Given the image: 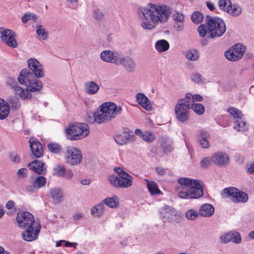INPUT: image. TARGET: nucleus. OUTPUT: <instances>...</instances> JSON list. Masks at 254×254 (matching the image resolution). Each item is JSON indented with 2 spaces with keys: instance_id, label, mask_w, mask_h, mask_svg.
<instances>
[{
  "instance_id": "f257e3e1",
  "label": "nucleus",
  "mask_w": 254,
  "mask_h": 254,
  "mask_svg": "<svg viewBox=\"0 0 254 254\" xmlns=\"http://www.w3.org/2000/svg\"><path fill=\"white\" fill-rule=\"evenodd\" d=\"M137 12L142 20L141 26L148 30L154 28L159 22H166L170 13V8L167 6L153 3H149L146 7H139Z\"/></svg>"
},
{
  "instance_id": "f03ea898",
  "label": "nucleus",
  "mask_w": 254,
  "mask_h": 254,
  "mask_svg": "<svg viewBox=\"0 0 254 254\" xmlns=\"http://www.w3.org/2000/svg\"><path fill=\"white\" fill-rule=\"evenodd\" d=\"M205 21V24H201L197 28L200 37H204L207 33L208 38L214 39L222 36L225 32V24L221 18L207 15Z\"/></svg>"
},
{
  "instance_id": "7ed1b4c3",
  "label": "nucleus",
  "mask_w": 254,
  "mask_h": 254,
  "mask_svg": "<svg viewBox=\"0 0 254 254\" xmlns=\"http://www.w3.org/2000/svg\"><path fill=\"white\" fill-rule=\"evenodd\" d=\"M178 182L182 188L178 194L179 197L182 199H196L203 195V184L200 181L183 178L179 179Z\"/></svg>"
},
{
  "instance_id": "20e7f679",
  "label": "nucleus",
  "mask_w": 254,
  "mask_h": 254,
  "mask_svg": "<svg viewBox=\"0 0 254 254\" xmlns=\"http://www.w3.org/2000/svg\"><path fill=\"white\" fill-rule=\"evenodd\" d=\"M35 78L28 70L23 69L20 72L17 79L19 83L26 86V90L25 91L29 93L39 91L42 88L43 84L41 81Z\"/></svg>"
},
{
  "instance_id": "39448f33",
  "label": "nucleus",
  "mask_w": 254,
  "mask_h": 254,
  "mask_svg": "<svg viewBox=\"0 0 254 254\" xmlns=\"http://www.w3.org/2000/svg\"><path fill=\"white\" fill-rule=\"evenodd\" d=\"M68 139L73 141L81 139L87 136L90 133L88 126L83 123L70 124L65 129Z\"/></svg>"
},
{
  "instance_id": "423d86ee",
  "label": "nucleus",
  "mask_w": 254,
  "mask_h": 254,
  "mask_svg": "<svg viewBox=\"0 0 254 254\" xmlns=\"http://www.w3.org/2000/svg\"><path fill=\"white\" fill-rule=\"evenodd\" d=\"M108 180L111 185L118 188H127L132 185L133 177L126 172L120 173V176L116 175H110Z\"/></svg>"
},
{
  "instance_id": "0eeeda50",
  "label": "nucleus",
  "mask_w": 254,
  "mask_h": 254,
  "mask_svg": "<svg viewBox=\"0 0 254 254\" xmlns=\"http://www.w3.org/2000/svg\"><path fill=\"white\" fill-rule=\"evenodd\" d=\"M16 34L12 30L0 27V39L2 42L7 47L16 48L18 43L16 40Z\"/></svg>"
},
{
  "instance_id": "6e6552de",
  "label": "nucleus",
  "mask_w": 254,
  "mask_h": 254,
  "mask_svg": "<svg viewBox=\"0 0 254 254\" xmlns=\"http://www.w3.org/2000/svg\"><path fill=\"white\" fill-rule=\"evenodd\" d=\"M100 109L110 121L114 119L116 116L121 114L123 111V108L121 106H117L113 102H106L102 104L100 106Z\"/></svg>"
},
{
  "instance_id": "1a4fd4ad",
  "label": "nucleus",
  "mask_w": 254,
  "mask_h": 254,
  "mask_svg": "<svg viewBox=\"0 0 254 254\" xmlns=\"http://www.w3.org/2000/svg\"><path fill=\"white\" fill-rule=\"evenodd\" d=\"M16 221L18 227L23 229L33 227L36 223H40L39 221H35L33 215L28 212L18 213L16 216Z\"/></svg>"
},
{
  "instance_id": "9d476101",
  "label": "nucleus",
  "mask_w": 254,
  "mask_h": 254,
  "mask_svg": "<svg viewBox=\"0 0 254 254\" xmlns=\"http://www.w3.org/2000/svg\"><path fill=\"white\" fill-rule=\"evenodd\" d=\"M66 162L71 165H77L80 163L82 156L80 150L75 147H68L65 154Z\"/></svg>"
},
{
  "instance_id": "9b49d317",
  "label": "nucleus",
  "mask_w": 254,
  "mask_h": 254,
  "mask_svg": "<svg viewBox=\"0 0 254 254\" xmlns=\"http://www.w3.org/2000/svg\"><path fill=\"white\" fill-rule=\"evenodd\" d=\"M245 52V47L241 44L235 45L232 49L225 52L227 59L231 61H237L242 58Z\"/></svg>"
},
{
  "instance_id": "f8f14e48",
  "label": "nucleus",
  "mask_w": 254,
  "mask_h": 254,
  "mask_svg": "<svg viewBox=\"0 0 254 254\" xmlns=\"http://www.w3.org/2000/svg\"><path fill=\"white\" fill-rule=\"evenodd\" d=\"M41 224L36 223L33 227L25 228L22 233V239L27 242H32L36 240L41 230Z\"/></svg>"
},
{
  "instance_id": "ddd939ff",
  "label": "nucleus",
  "mask_w": 254,
  "mask_h": 254,
  "mask_svg": "<svg viewBox=\"0 0 254 254\" xmlns=\"http://www.w3.org/2000/svg\"><path fill=\"white\" fill-rule=\"evenodd\" d=\"M27 64L29 69H28L33 76L36 78L42 77L44 75L42 65L36 59L31 58L27 60Z\"/></svg>"
},
{
  "instance_id": "4468645a",
  "label": "nucleus",
  "mask_w": 254,
  "mask_h": 254,
  "mask_svg": "<svg viewBox=\"0 0 254 254\" xmlns=\"http://www.w3.org/2000/svg\"><path fill=\"white\" fill-rule=\"evenodd\" d=\"M6 83L14 90L15 94L18 95L22 99H26L31 98V94L27 91H25L24 89L19 86L14 78L11 77H8Z\"/></svg>"
},
{
  "instance_id": "2eb2a0df",
  "label": "nucleus",
  "mask_w": 254,
  "mask_h": 254,
  "mask_svg": "<svg viewBox=\"0 0 254 254\" xmlns=\"http://www.w3.org/2000/svg\"><path fill=\"white\" fill-rule=\"evenodd\" d=\"M115 64L122 65L127 71L132 72L135 69L136 64L134 60L129 56L119 55L115 61Z\"/></svg>"
},
{
  "instance_id": "dca6fc26",
  "label": "nucleus",
  "mask_w": 254,
  "mask_h": 254,
  "mask_svg": "<svg viewBox=\"0 0 254 254\" xmlns=\"http://www.w3.org/2000/svg\"><path fill=\"white\" fill-rule=\"evenodd\" d=\"M190 110L185 106L176 104L175 107V113L178 121L182 123L187 122L190 119Z\"/></svg>"
},
{
  "instance_id": "f3484780",
  "label": "nucleus",
  "mask_w": 254,
  "mask_h": 254,
  "mask_svg": "<svg viewBox=\"0 0 254 254\" xmlns=\"http://www.w3.org/2000/svg\"><path fill=\"white\" fill-rule=\"evenodd\" d=\"M135 137V135L128 129L126 128L124 131V134H118L114 137L117 143L119 145H124L127 142L132 141Z\"/></svg>"
},
{
  "instance_id": "a211bd4d",
  "label": "nucleus",
  "mask_w": 254,
  "mask_h": 254,
  "mask_svg": "<svg viewBox=\"0 0 254 254\" xmlns=\"http://www.w3.org/2000/svg\"><path fill=\"white\" fill-rule=\"evenodd\" d=\"M212 161L217 166H224L229 164V157L226 153L218 152L213 155Z\"/></svg>"
},
{
  "instance_id": "6ab92c4d",
  "label": "nucleus",
  "mask_w": 254,
  "mask_h": 254,
  "mask_svg": "<svg viewBox=\"0 0 254 254\" xmlns=\"http://www.w3.org/2000/svg\"><path fill=\"white\" fill-rule=\"evenodd\" d=\"M46 183V179L44 176H39L36 177L33 183L26 186V190L29 192H34L43 187Z\"/></svg>"
},
{
  "instance_id": "aec40b11",
  "label": "nucleus",
  "mask_w": 254,
  "mask_h": 254,
  "mask_svg": "<svg viewBox=\"0 0 254 254\" xmlns=\"http://www.w3.org/2000/svg\"><path fill=\"white\" fill-rule=\"evenodd\" d=\"M45 164L42 161L35 160L29 163L27 166L34 172L39 175H45L46 172Z\"/></svg>"
},
{
  "instance_id": "412c9836",
  "label": "nucleus",
  "mask_w": 254,
  "mask_h": 254,
  "mask_svg": "<svg viewBox=\"0 0 254 254\" xmlns=\"http://www.w3.org/2000/svg\"><path fill=\"white\" fill-rule=\"evenodd\" d=\"M29 142L33 154L37 158L41 157L43 154V151L41 143L35 140L33 137L30 138Z\"/></svg>"
},
{
  "instance_id": "4be33fe9",
  "label": "nucleus",
  "mask_w": 254,
  "mask_h": 254,
  "mask_svg": "<svg viewBox=\"0 0 254 254\" xmlns=\"http://www.w3.org/2000/svg\"><path fill=\"white\" fill-rule=\"evenodd\" d=\"M136 100L137 103L146 111H150L152 109V104L150 101L142 93H138L135 96Z\"/></svg>"
},
{
  "instance_id": "5701e85b",
  "label": "nucleus",
  "mask_w": 254,
  "mask_h": 254,
  "mask_svg": "<svg viewBox=\"0 0 254 254\" xmlns=\"http://www.w3.org/2000/svg\"><path fill=\"white\" fill-rule=\"evenodd\" d=\"M119 55L117 52L110 50H104L100 54L101 60L104 62L115 64V61L119 58Z\"/></svg>"
},
{
  "instance_id": "b1692460",
  "label": "nucleus",
  "mask_w": 254,
  "mask_h": 254,
  "mask_svg": "<svg viewBox=\"0 0 254 254\" xmlns=\"http://www.w3.org/2000/svg\"><path fill=\"white\" fill-rule=\"evenodd\" d=\"M214 212V207L209 203L202 204L199 209V214L203 217H210Z\"/></svg>"
},
{
  "instance_id": "393cba45",
  "label": "nucleus",
  "mask_w": 254,
  "mask_h": 254,
  "mask_svg": "<svg viewBox=\"0 0 254 254\" xmlns=\"http://www.w3.org/2000/svg\"><path fill=\"white\" fill-rule=\"evenodd\" d=\"M99 89V85L94 81H89L85 84L84 90L88 95L95 94L98 92Z\"/></svg>"
},
{
  "instance_id": "a878e982",
  "label": "nucleus",
  "mask_w": 254,
  "mask_h": 254,
  "mask_svg": "<svg viewBox=\"0 0 254 254\" xmlns=\"http://www.w3.org/2000/svg\"><path fill=\"white\" fill-rule=\"evenodd\" d=\"M50 193L53 201L55 204L62 202L63 197V192L59 188H53L50 190Z\"/></svg>"
},
{
  "instance_id": "bb28decb",
  "label": "nucleus",
  "mask_w": 254,
  "mask_h": 254,
  "mask_svg": "<svg viewBox=\"0 0 254 254\" xmlns=\"http://www.w3.org/2000/svg\"><path fill=\"white\" fill-rule=\"evenodd\" d=\"M9 113V106L8 103L0 98V120L5 119Z\"/></svg>"
},
{
  "instance_id": "cd10ccee",
  "label": "nucleus",
  "mask_w": 254,
  "mask_h": 254,
  "mask_svg": "<svg viewBox=\"0 0 254 254\" xmlns=\"http://www.w3.org/2000/svg\"><path fill=\"white\" fill-rule=\"evenodd\" d=\"M238 189L235 187H228L224 189L221 193V196L223 198L231 197V200L233 202V198L237 195Z\"/></svg>"
},
{
  "instance_id": "c85d7f7f",
  "label": "nucleus",
  "mask_w": 254,
  "mask_h": 254,
  "mask_svg": "<svg viewBox=\"0 0 254 254\" xmlns=\"http://www.w3.org/2000/svg\"><path fill=\"white\" fill-rule=\"evenodd\" d=\"M209 137V134L207 132L201 130L199 133L198 137V141L200 145L204 148H207L210 145V143L207 139Z\"/></svg>"
},
{
  "instance_id": "c756f323",
  "label": "nucleus",
  "mask_w": 254,
  "mask_h": 254,
  "mask_svg": "<svg viewBox=\"0 0 254 254\" xmlns=\"http://www.w3.org/2000/svg\"><path fill=\"white\" fill-rule=\"evenodd\" d=\"M161 216L167 220L172 218V217L176 215L175 209L170 206L166 205L160 212Z\"/></svg>"
},
{
  "instance_id": "7c9ffc66",
  "label": "nucleus",
  "mask_w": 254,
  "mask_h": 254,
  "mask_svg": "<svg viewBox=\"0 0 254 254\" xmlns=\"http://www.w3.org/2000/svg\"><path fill=\"white\" fill-rule=\"evenodd\" d=\"M161 149L165 154H168L172 151L173 148L172 143L165 138H161L160 140Z\"/></svg>"
},
{
  "instance_id": "2f4dec72",
  "label": "nucleus",
  "mask_w": 254,
  "mask_h": 254,
  "mask_svg": "<svg viewBox=\"0 0 254 254\" xmlns=\"http://www.w3.org/2000/svg\"><path fill=\"white\" fill-rule=\"evenodd\" d=\"M104 203H100L91 208V214L94 217H100L104 213Z\"/></svg>"
},
{
  "instance_id": "473e14b6",
  "label": "nucleus",
  "mask_w": 254,
  "mask_h": 254,
  "mask_svg": "<svg viewBox=\"0 0 254 254\" xmlns=\"http://www.w3.org/2000/svg\"><path fill=\"white\" fill-rule=\"evenodd\" d=\"M169 47V43L166 40L163 39L157 41L155 45L156 50L160 53L167 51Z\"/></svg>"
},
{
  "instance_id": "72a5a7b5",
  "label": "nucleus",
  "mask_w": 254,
  "mask_h": 254,
  "mask_svg": "<svg viewBox=\"0 0 254 254\" xmlns=\"http://www.w3.org/2000/svg\"><path fill=\"white\" fill-rule=\"evenodd\" d=\"M249 199L248 195L244 191L238 190L237 195L233 198V202L234 203H246Z\"/></svg>"
},
{
  "instance_id": "f704fd0d",
  "label": "nucleus",
  "mask_w": 254,
  "mask_h": 254,
  "mask_svg": "<svg viewBox=\"0 0 254 254\" xmlns=\"http://www.w3.org/2000/svg\"><path fill=\"white\" fill-rule=\"evenodd\" d=\"M93 117L95 122L99 124L110 121L109 119L107 118L106 116L104 114L103 112L101 111V109L99 112L94 114Z\"/></svg>"
},
{
  "instance_id": "c9c22d12",
  "label": "nucleus",
  "mask_w": 254,
  "mask_h": 254,
  "mask_svg": "<svg viewBox=\"0 0 254 254\" xmlns=\"http://www.w3.org/2000/svg\"><path fill=\"white\" fill-rule=\"evenodd\" d=\"M242 10L241 7L237 4H231L229 6V13L231 15L235 17L239 16L242 13Z\"/></svg>"
},
{
  "instance_id": "e433bc0d",
  "label": "nucleus",
  "mask_w": 254,
  "mask_h": 254,
  "mask_svg": "<svg viewBox=\"0 0 254 254\" xmlns=\"http://www.w3.org/2000/svg\"><path fill=\"white\" fill-rule=\"evenodd\" d=\"M47 147L50 151L55 154H60L62 152V147L57 143L51 142L47 145Z\"/></svg>"
},
{
  "instance_id": "4c0bfd02",
  "label": "nucleus",
  "mask_w": 254,
  "mask_h": 254,
  "mask_svg": "<svg viewBox=\"0 0 254 254\" xmlns=\"http://www.w3.org/2000/svg\"><path fill=\"white\" fill-rule=\"evenodd\" d=\"M36 34L38 38L40 40H46L48 37V32L42 25H39L38 27L36 30Z\"/></svg>"
},
{
  "instance_id": "58836bf2",
  "label": "nucleus",
  "mask_w": 254,
  "mask_h": 254,
  "mask_svg": "<svg viewBox=\"0 0 254 254\" xmlns=\"http://www.w3.org/2000/svg\"><path fill=\"white\" fill-rule=\"evenodd\" d=\"M186 58L190 61H196L199 58V53L195 49H191L188 51L186 54Z\"/></svg>"
},
{
  "instance_id": "ea45409f",
  "label": "nucleus",
  "mask_w": 254,
  "mask_h": 254,
  "mask_svg": "<svg viewBox=\"0 0 254 254\" xmlns=\"http://www.w3.org/2000/svg\"><path fill=\"white\" fill-rule=\"evenodd\" d=\"M7 101L12 109H17L20 106L18 99L15 96H9L7 99Z\"/></svg>"
},
{
  "instance_id": "a19ab883",
  "label": "nucleus",
  "mask_w": 254,
  "mask_h": 254,
  "mask_svg": "<svg viewBox=\"0 0 254 254\" xmlns=\"http://www.w3.org/2000/svg\"><path fill=\"white\" fill-rule=\"evenodd\" d=\"M228 112L236 120L237 119L241 120L243 118V115L241 112L234 107L229 108L228 109Z\"/></svg>"
},
{
  "instance_id": "79ce46f5",
  "label": "nucleus",
  "mask_w": 254,
  "mask_h": 254,
  "mask_svg": "<svg viewBox=\"0 0 254 254\" xmlns=\"http://www.w3.org/2000/svg\"><path fill=\"white\" fill-rule=\"evenodd\" d=\"M147 188L149 192L153 195L159 194L160 192L157 184L153 182H148Z\"/></svg>"
},
{
  "instance_id": "37998d69",
  "label": "nucleus",
  "mask_w": 254,
  "mask_h": 254,
  "mask_svg": "<svg viewBox=\"0 0 254 254\" xmlns=\"http://www.w3.org/2000/svg\"><path fill=\"white\" fill-rule=\"evenodd\" d=\"M191 19L194 23L198 24L203 20V16L201 12L195 11L192 14Z\"/></svg>"
},
{
  "instance_id": "c03bdc74",
  "label": "nucleus",
  "mask_w": 254,
  "mask_h": 254,
  "mask_svg": "<svg viewBox=\"0 0 254 254\" xmlns=\"http://www.w3.org/2000/svg\"><path fill=\"white\" fill-rule=\"evenodd\" d=\"M191 109L198 115H201L204 112V106L199 103H193Z\"/></svg>"
},
{
  "instance_id": "a18cd8bd",
  "label": "nucleus",
  "mask_w": 254,
  "mask_h": 254,
  "mask_svg": "<svg viewBox=\"0 0 254 254\" xmlns=\"http://www.w3.org/2000/svg\"><path fill=\"white\" fill-rule=\"evenodd\" d=\"M104 204L107 205L110 208L117 207L119 205V202L116 201L115 199L113 197H108L102 201Z\"/></svg>"
},
{
  "instance_id": "49530a36",
  "label": "nucleus",
  "mask_w": 254,
  "mask_h": 254,
  "mask_svg": "<svg viewBox=\"0 0 254 254\" xmlns=\"http://www.w3.org/2000/svg\"><path fill=\"white\" fill-rule=\"evenodd\" d=\"M232 231L223 234L219 238L220 242L222 244H227L232 240Z\"/></svg>"
},
{
  "instance_id": "de8ad7c7",
  "label": "nucleus",
  "mask_w": 254,
  "mask_h": 254,
  "mask_svg": "<svg viewBox=\"0 0 254 254\" xmlns=\"http://www.w3.org/2000/svg\"><path fill=\"white\" fill-rule=\"evenodd\" d=\"M218 5L220 9L225 11H229V6L231 5L230 0H219Z\"/></svg>"
},
{
  "instance_id": "09e8293b",
  "label": "nucleus",
  "mask_w": 254,
  "mask_h": 254,
  "mask_svg": "<svg viewBox=\"0 0 254 254\" xmlns=\"http://www.w3.org/2000/svg\"><path fill=\"white\" fill-rule=\"evenodd\" d=\"M198 212L194 209H189L185 213L186 218L190 220H194L198 216Z\"/></svg>"
},
{
  "instance_id": "8fccbe9b",
  "label": "nucleus",
  "mask_w": 254,
  "mask_h": 254,
  "mask_svg": "<svg viewBox=\"0 0 254 254\" xmlns=\"http://www.w3.org/2000/svg\"><path fill=\"white\" fill-rule=\"evenodd\" d=\"M246 123L245 122L241 120L237 119L234 122V128L238 131L245 130L246 128Z\"/></svg>"
},
{
  "instance_id": "3c124183",
  "label": "nucleus",
  "mask_w": 254,
  "mask_h": 254,
  "mask_svg": "<svg viewBox=\"0 0 254 254\" xmlns=\"http://www.w3.org/2000/svg\"><path fill=\"white\" fill-rule=\"evenodd\" d=\"M142 138L148 142H152L155 139L154 134L150 131H144L142 134Z\"/></svg>"
},
{
  "instance_id": "603ef678",
  "label": "nucleus",
  "mask_w": 254,
  "mask_h": 254,
  "mask_svg": "<svg viewBox=\"0 0 254 254\" xmlns=\"http://www.w3.org/2000/svg\"><path fill=\"white\" fill-rule=\"evenodd\" d=\"M231 241L235 244H240L242 242V238L239 232L236 231H232Z\"/></svg>"
},
{
  "instance_id": "864d4df0",
  "label": "nucleus",
  "mask_w": 254,
  "mask_h": 254,
  "mask_svg": "<svg viewBox=\"0 0 254 254\" xmlns=\"http://www.w3.org/2000/svg\"><path fill=\"white\" fill-rule=\"evenodd\" d=\"M192 102V101L191 100L183 98L180 99L177 104H180L183 106H185L187 108H188V110H190L192 106L193 103Z\"/></svg>"
},
{
  "instance_id": "5fc2aeb1",
  "label": "nucleus",
  "mask_w": 254,
  "mask_h": 254,
  "mask_svg": "<svg viewBox=\"0 0 254 254\" xmlns=\"http://www.w3.org/2000/svg\"><path fill=\"white\" fill-rule=\"evenodd\" d=\"M173 19L175 22H184V15L178 11H175L173 14Z\"/></svg>"
},
{
  "instance_id": "6e6d98bb",
  "label": "nucleus",
  "mask_w": 254,
  "mask_h": 254,
  "mask_svg": "<svg viewBox=\"0 0 254 254\" xmlns=\"http://www.w3.org/2000/svg\"><path fill=\"white\" fill-rule=\"evenodd\" d=\"M65 169L62 165L57 166L54 169V173L59 177H63Z\"/></svg>"
},
{
  "instance_id": "4d7b16f0",
  "label": "nucleus",
  "mask_w": 254,
  "mask_h": 254,
  "mask_svg": "<svg viewBox=\"0 0 254 254\" xmlns=\"http://www.w3.org/2000/svg\"><path fill=\"white\" fill-rule=\"evenodd\" d=\"M9 159L14 164H19L21 162L20 157L16 153H11L9 154Z\"/></svg>"
},
{
  "instance_id": "13d9d810",
  "label": "nucleus",
  "mask_w": 254,
  "mask_h": 254,
  "mask_svg": "<svg viewBox=\"0 0 254 254\" xmlns=\"http://www.w3.org/2000/svg\"><path fill=\"white\" fill-rule=\"evenodd\" d=\"M191 79L192 81L195 83H200L202 81L201 75L197 72L193 73L191 75Z\"/></svg>"
},
{
  "instance_id": "bf43d9fd",
  "label": "nucleus",
  "mask_w": 254,
  "mask_h": 254,
  "mask_svg": "<svg viewBox=\"0 0 254 254\" xmlns=\"http://www.w3.org/2000/svg\"><path fill=\"white\" fill-rule=\"evenodd\" d=\"M93 17L98 20H102L104 17L103 12L98 9H95L93 11Z\"/></svg>"
},
{
  "instance_id": "052dcab7",
  "label": "nucleus",
  "mask_w": 254,
  "mask_h": 254,
  "mask_svg": "<svg viewBox=\"0 0 254 254\" xmlns=\"http://www.w3.org/2000/svg\"><path fill=\"white\" fill-rule=\"evenodd\" d=\"M17 175L18 177L23 178L27 175V170L26 168H22L19 169L17 172Z\"/></svg>"
},
{
  "instance_id": "680f3d73",
  "label": "nucleus",
  "mask_w": 254,
  "mask_h": 254,
  "mask_svg": "<svg viewBox=\"0 0 254 254\" xmlns=\"http://www.w3.org/2000/svg\"><path fill=\"white\" fill-rule=\"evenodd\" d=\"M210 163V161L207 157L203 158L200 162V166L203 168H207L209 166Z\"/></svg>"
},
{
  "instance_id": "e2e57ef3",
  "label": "nucleus",
  "mask_w": 254,
  "mask_h": 254,
  "mask_svg": "<svg viewBox=\"0 0 254 254\" xmlns=\"http://www.w3.org/2000/svg\"><path fill=\"white\" fill-rule=\"evenodd\" d=\"M5 207L7 209H12L13 212H15L16 209L15 206V203L12 200H8L6 203Z\"/></svg>"
},
{
  "instance_id": "0e129e2a",
  "label": "nucleus",
  "mask_w": 254,
  "mask_h": 254,
  "mask_svg": "<svg viewBox=\"0 0 254 254\" xmlns=\"http://www.w3.org/2000/svg\"><path fill=\"white\" fill-rule=\"evenodd\" d=\"M184 22H175L174 24V27L175 30L180 31L183 30Z\"/></svg>"
},
{
  "instance_id": "69168bd1",
  "label": "nucleus",
  "mask_w": 254,
  "mask_h": 254,
  "mask_svg": "<svg viewBox=\"0 0 254 254\" xmlns=\"http://www.w3.org/2000/svg\"><path fill=\"white\" fill-rule=\"evenodd\" d=\"M73 174L72 170H71L70 169H68V170L65 169L63 177H64V178H65L67 179H71L73 177Z\"/></svg>"
},
{
  "instance_id": "338daca9",
  "label": "nucleus",
  "mask_w": 254,
  "mask_h": 254,
  "mask_svg": "<svg viewBox=\"0 0 254 254\" xmlns=\"http://www.w3.org/2000/svg\"><path fill=\"white\" fill-rule=\"evenodd\" d=\"M29 20H31L30 19V12L26 13L21 17V21L24 23H26Z\"/></svg>"
},
{
  "instance_id": "774afa93",
  "label": "nucleus",
  "mask_w": 254,
  "mask_h": 254,
  "mask_svg": "<svg viewBox=\"0 0 254 254\" xmlns=\"http://www.w3.org/2000/svg\"><path fill=\"white\" fill-rule=\"evenodd\" d=\"M156 171L159 175H164L166 174V170L161 167H157L156 168Z\"/></svg>"
}]
</instances>
